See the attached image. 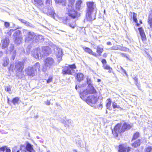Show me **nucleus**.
Here are the masks:
<instances>
[{
  "label": "nucleus",
  "mask_w": 152,
  "mask_h": 152,
  "mask_svg": "<svg viewBox=\"0 0 152 152\" xmlns=\"http://www.w3.org/2000/svg\"><path fill=\"white\" fill-rule=\"evenodd\" d=\"M131 126L126 123L118 124L115 126L114 129L112 130V133L115 137L118 136V134L123 132L126 130L130 129Z\"/></svg>",
  "instance_id": "nucleus-1"
},
{
  "label": "nucleus",
  "mask_w": 152,
  "mask_h": 152,
  "mask_svg": "<svg viewBox=\"0 0 152 152\" xmlns=\"http://www.w3.org/2000/svg\"><path fill=\"white\" fill-rule=\"evenodd\" d=\"M86 4L87 7L86 15V18L88 21H92L95 18L94 16L93 18L91 15L95 7V5L93 1L87 2Z\"/></svg>",
  "instance_id": "nucleus-2"
},
{
  "label": "nucleus",
  "mask_w": 152,
  "mask_h": 152,
  "mask_svg": "<svg viewBox=\"0 0 152 152\" xmlns=\"http://www.w3.org/2000/svg\"><path fill=\"white\" fill-rule=\"evenodd\" d=\"M43 10L45 13L48 15L53 16L55 14L52 6L51 0H47L46 2V6L44 7Z\"/></svg>",
  "instance_id": "nucleus-3"
},
{
  "label": "nucleus",
  "mask_w": 152,
  "mask_h": 152,
  "mask_svg": "<svg viewBox=\"0 0 152 152\" xmlns=\"http://www.w3.org/2000/svg\"><path fill=\"white\" fill-rule=\"evenodd\" d=\"M54 61L53 58H48L44 61V64L43 66L42 71L45 72L48 69L50 68L54 64Z\"/></svg>",
  "instance_id": "nucleus-4"
},
{
  "label": "nucleus",
  "mask_w": 152,
  "mask_h": 152,
  "mask_svg": "<svg viewBox=\"0 0 152 152\" xmlns=\"http://www.w3.org/2000/svg\"><path fill=\"white\" fill-rule=\"evenodd\" d=\"M96 92L94 88L92 86H90L87 88L80 93V98L83 100H85L86 95L89 94H94Z\"/></svg>",
  "instance_id": "nucleus-5"
},
{
  "label": "nucleus",
  "mask_w": 152,
  "mask_h": 152,
  "mask_svg": "<svg viewBox=\"0 0 152 152\" xmlns=\"http://www.w3.org/2000/svg\"><path fill=\"white\" fill-rule=\"evenodd\" d=\"M23 33L25 34V42H28L30 41H31V42H35V34L34 32L24 30Z\"/></svg>",
  "instance_id": "nucleus-6"
},
{
  "label": "nucleus",
  "mask_w": 152,
  "mask_h": 152,
  "mask_svg": "<svg viewBox=\"0 0 152 152\" xmlns=\"http://www.w3.org/2000/svg\"><path fill=\"white\" fill-rule=\"evenodd\" d=\"M76 66L75 64L68 65V66H65L63 69L62 71L63 74L73 75L75 73V71L73 69H75Z\"/></svg>",
  "instance_id": "nucleus-7"
},
{
  "label": "nucleus",
  "mask_w": 152,
  "mask_h": 152,
  "mask_svg": "<svg viewBox=\"0 0 152 152\" xmlns=\"http://www.w3.org/2000/svg\"><path fill=\"white\" fill-rule=\"evenodd\" d=\"M98 97L96 94L89 96L86 100V102L88 104L96 103L98 99Z\"/></svg>",
  "instance_id": "nucleus-8"
},
{
  "label": "nucleus",
  "mask_w": 152,
  "mask_h": 152,
  "mask_svg": "<svg viewBox=\"0 0 152 152\" xmlns=\"http://www.w3.org/2000/svg\"><path fill=\"white\" fill-rule=\"evenodd\" d=\"M54 50L57 57L59 58L58 60L60 61L61 59L63 54L62 50L57 46L55 45L54 46Z\"/></svg>",
  "instance_id": "nucleus-9"
},
{
  "label": "nucleus",
  "mask_w": 152,
  "mask_h": 152,
  "mask_svg": "<svg viewBox=\"0 0 152 152\" xmlns=\"http://www.w3.org/2000/svg\"><path fill=\"white\" fill-rule=\"evenodd\" d=\"M24 68V66L23 62H18L16 63L15 64V69L16 72H22Z\"/></svg>",
  "instance_id": "nucleus-10"
},
{
  "label": "nucleus",
  "mask_w": 152,
  "mask_h": 152,
  "mask_svg": "<svg viewBox=\"0 0 152 152\" xmlns=\"http://www.w3.org/2000/svg\"><path fill=\"white\" fill-rule=\"evenodd\" d=\"M25 71L27 75L33 77L35 75L36 72L32 67H28L26 69Z\"/></svg>",
  "instance_id": "nucleus-11"
},
{
  "label": "nucleus",
  "mask_w": 152,
  "mask_h": 152,
  "mask_svg": "<svg viewBox=\"0 0 152 152\" xmlns=\"http://www.w3.org/2000/svg\"><path fill=\"white\" fill-rule=\"evenodd\" d=\"M62 123L66 127L68 128H70L73 126L72 121L71 119L66 120V121L64 120L62 121Z\"/></svg>",
  "instance_id": "nucleus-12"
},
{
  "label": "nucleus",
  "mask_w": 152,
  "mask_h": 152,
  "mask_svg": "<svg viewBox=\"0 0 152 152\" xmlns=\"http://www.w3.org/2000/svg\"><path fill=\"white\" fill-rule=\"evenodd\" d=\"M40 48H39L34 50L32 52L33 57L36 58H39L40 55Z\"/></svg>",
  "instance_id": "nucleus-13"
},
{
  "label": "nucleus",
  "mask_w": 152,
  "mask_h": 152,
  "mask_svg": "<svg viewBox=\"0 0 152 152\" xmlns=\"http://www.w3.org/2000/svg\"><path fill=\"white\" fill-rule=\"evenodd\" d=\"M130 149L129 147L120 145L119 146L118 152H128L130 150Z\"/></svg>",
  "instance_id": "nucleus-14"
},
{
  "label": "nucleus",
  "mask_w": 152,
  "mask_h": 152,
  "mask_svg": "<svg viewBox=\"0 0 152 152\" xmlns=\"http://www.w3.org/2000/svg\"><path fill=\"white\" fill-rule=\"evenodd\" d=\"M71 21V19L69 18V17H67L66 18L65 20L64 21V23L69 26L72 28H74L75 26V23L74 22H73L72 23H69Z\"/></svg>",
  "instance_id": "nucleus-15"
},
{
  "label": "nucleus",
  "mask_w": 152,
  "mask_h": 152,
  "mask_svg": "<svg viewBox=\"0 0 152 152\" xmlns=\"http://www.w3.org/2000/svg\"><path fill=\"white\" fill-rule=\"evenodd\" d=\"M10 41L8 38L6 37L5 39L2 40V47L3 48H4L7 47Z\"/></svg>",
  "instance_id": "nucleus-16"
},
{
  "label": "nucleus",
  "mask_w": 152,
  "mask_h": 152,
  "mask_svg": "<svg viewBox=\"0 0 152 152\" xmlns=\"http://www.w3.org/2000/svg\"><path fill=\"white\" fill-rule=\"evenodd\" d=\"M69 15V17L74 18H75L77 15V12L75 11L73 9L70 10H68Z\"/></svg>",
  "instance_id": "nucleus-17"
},
{
  "label": "nucleus",
  "mask_w": 152,
  "mask_h": 152,
  "mask_svg": "<svg viewBox=\"0 0 152 152\" xmlns=\"http://www.w3.org/2000/svg\"><path fill=\"white\" fill-rule=\"evenodd\" d=\"M33 146V145L29 143H27L26 146V149L28 152H35V151L34 149Z\"/></svg>",
  "instance_id": "nucleus-18"
},
{
  "label": "nucleus",
  "mask_w": 152,
  "mask_h": 152,
  "mask_svg": "<svg viewBox=\"0 0 152 152\" xmlns=\"http://www.w3.org/2000/svg\"><path fill=\"white\" fill-rule=\"evenodd\" d=\"M42 50L45 54H49L51 53V50L49 47H44L42 48Z\"/></svg>",
  "instance_id": "nucleus-19"
},
{
  "label": "nucleus",
  "mask_w": 152,
  "mask_h": 152,
  "mask_svg": "<svg viewBox=\"0 0 152 152\" xmlns=\"http://www.w3.org/2000/svg\"><path fill=\"white\" fill-rule=\"evenodd\" d=\"M138 30L142 40H145V35L142 28H138Z\"/></svg>",
  "instance_id": "nucleus-20"
},
{
  "label": "nucleus",
  "mask_w": 152,
  "mask_h": 152,
  "mask_svg": "<svg viewBox=\"0 0 152 152\" xmlns=\"http://www.w3.org/2000/svg\"><path fill=\"white\" fill-rule=\"evenodd\" d=\"M82 3V1L81 0H78L76 1L75 7L77 10L79 11L80 10Z\"/></svg>",
  "instance_id": "nucleus-21"
},
{
  "label": "nucleus",
  "mask_w": 152,
  "mask_h": 152,
  "mask_svg": "<svg viewBox=\"0 0 152 152\" xmlns=\"http://www.w3.org/2000/svg\"><path fill=\"white\" fill-rule=\"evenodd\" d=\"M83 48L84 49L85 51L86 52H87L95 56H96V53L95 52H93L91 49L88 48H84V47H83Z\"/></svg>",
  "instance_id": "nucleus-22"
},
{
  "label": "nucleus",
  "mask_w": 152,
  "mask_h": 152,
  "mask_svg": "<svg viewBox=\"0 0 152 152\" xmlns=\"http://www.w3.org/2000/svg\"><path fill=\"white\" fill-rule=\"evenodd\" d=\"M106 107L107 108L108 110H111V99L110 98L107 99L106 102Z\"/></svg>",
  "instance_id": "nucleus-23"
},
{
  "label": "nucleus",
  "mask_w": 152,
  "mask_h": 152,
  "mask_svg": "<svg viewBox=\"0 0 152 152\" xmlns=\"http://www.w3.org/2000/svg\"><path fill=\"white\" fill-rule=\"evenodd\" d=\"M34 1L36 4H37L40 5L42 8L41 9L42 11L44 13H45L43 10V9L44 7H45L46 6V4L45 6H44L42 4V0H34Z\"/></svg>",
  "instance_id": "nucleus-24"
},
{
  "label": "nucleus",
  "mask_w": 152,
  "mask_h": 152,
  "mask_svg": "<svg viewBox=\"0 0 152 152\" xmlns=\"http://www.w3.org/2000/svg\"><path fill=\"white\" fill-rule=\"evenodd\" d=\"M35 42H36L37 41H42L43 40V37L42 35H35Z\"/></svg>",
  "instance_id": "nucleus-25"
},
{
  "label": "nucleus",
  "mask_w": 152,
  "mask_h": 152,
  "mask_svg": "<svg viewBox=\"0 0 152 152\" xmlns=\"http://www.w3.org/2000/svg\"><path fill=\"white\" fill-rule=\"evenodd\" d=\"M103 51V47L100 45H98L97 47L96 52L100 55L102 53Z\"/></svg>",
  "instance_id": "nucleus-26"
},
{
  "label": "nucleus",
  "mask_w": 152,
  "mask_h": 152,
  "mask_svg": "<svg viewBox=\"0 0 152 152\" xmlns=\"http://www.w3.org/2000/svg\"><path fill=\"white\" fill-rule=\"evenodd\" d=\"M84 78V75L82 73H78L77 75V80L78 81H81L83 80Z\"/></svg>",
  "instance_id": "nucleus-27"
},
{
  "label": "nucleus",
  "mask_w": 152,
  "mask_h": 152,
  "mask_svg": "<svg viewBox=\"0 0 152 152\" xmlns=\"http://www.w3.org/2000/svg\"><path fill=\"white\" fill-rule=\"evenodd\" d=\"M40 66V64L39 62H37L34 65V66L32 67L33 68V69H35L34 70L35 71V72L37 71V70H38V71H39V68Z\"/></svg>",
  "instance_id": "nucleus-28"
},
{
  "label": "nucleus",
  "mask_w": 152,
  "mask_h": 152,
  "mask_svg": "<svg viewBox=\"0 0 152 152\" xmlns=\"http://www.w3.org/2000/svg\"><path fill=\"white\" fill-rule=\"evenodd\" d=\"M140 139L137 140L132 144V146L134 148L139 146L140 145Z\"/></svg>",
  "instance_id": "nucleus-29"
},
{
  "label": "nucleus",
  "mask_w": 152,
  "mask_h": 152,
  "mask_svg": "<svg viewBox=\"0 0 152 152\" xmlns=\"http://www.w3.org/2000/svg\"><path fill=\"white\" fill-rule=\"evenodd\" d=\"M56 4H61L64 6L66 3V0H55Z\"/></svg>",
  "instance_id": "nucleus-30"
},
{
  "label": "nucleus",
  "mask_w": 152,
  "mask_h": 152,
  "mask_svg": "<svg viewBox=\"0 0 152 152\" xmlns=\"http://www.w3.org/2000/svg\"><path fill=\"white\" fill-rule=\"evenodd\" d=\"M102 67L104 69L108 70L109 72H111L112 70V68L107 64L103 65Z\"/></svg>",
  "instance_id": "nucleus-31"
},
{
  "label": "nucleus",
  "mask_w": 152,
  "mask_h": 152,
  "mask_svg": "<svg viewBox=\"0 0 152 152\" xmlns=\"http://www.w3.org/2000/svg\"><path fill=\"white\" fill-rule=\"evenodd\" d=\"M22 39L23 38L21 36H20L18 38H15V42L17 44H19L21 42Z\"/></svg>",
  "instance_id": "nucleus-32"
},
{
  "label": "nucleus",
  "mask_w": 152,
  "mask_h": 152,
  "mask_svg": "<svg viewBox=\"0 0 152 152\" xmlns=\"http://www.w3.org/2000/svg\"><path fill=\"white\" fill-rule=\"evenodd\" d=\"M20 31L18 30L16 31L13 34V35L15 39V38H18L20 36H20Z\"/></svg>",
  "instance_id": "nucleus-33"
},
{
  "label": "nucleus",
  "mask_w": 152,
  "mask_h": 152,
  "mask_svg": "<svg viewBox=\"0 0 152 152\" xmlns=\"http://www.w3.org/2000/svg\"><path fill=\"white\" fill-rule=\"evenodd\" d=\"M5 150H6V152H10L11 151L10 149L9 148H7L6 146L0 148V151H4Z\"/></svg>",
  "instance_id": "nucleus-34"
},
{
  "label": "nucleus",
  "mask_w": 152,
  "mask_h": 152,
  "mask_svg": "<svg viewBox=\"0 0 152 152\" xmlns=\"http://www.w3.org/2000/svg\"><path fill=\"white\" fill-rule=\"evenodd\" d=\"M112 106L113 108L115 109L117 108L118 109H122L119 105H117V104L115 102H113L112 103Z\"/></svg>",
  "instance_id": "nucleus-35"
},
{
  "label": "nucleus",
  "mask_w": 152,
  "mask_h": 152,
  "mask_svg": "<svg viewBox=\"0 0 152 152\" xmlns=\"http://www.w3.org/2000/svg\"><path fill=\"white\" fill-rule=\"evenodd\" d=\"M9 61L8 58H6L4 60L3 65L4 66H7L9 63Z\"/></svg>",
  "instance_id": "nucleus-36"
},
{
  "label": "nucleus",
  "mask_w": 152,
  "mask_h": 152,
  "mask_svg": "<svg viewBox=\"0 0 152 152\" xmlns=\"http://www.w3.org/2000/svg\"><path fill=\"white\" fill-rule=\"evenodd\" d=\"M19 100V98L18 97H16L13 99L12 100V102L14 105L17 103Z\"/></svg>",
  "instance_id": "nucleus-37"
},
{
  "label": "nucleus",
  "mask_w": 152,
  "mask_h": 152,
  "mask_svg": "<svg viewBox=\"0 0 152 152\" xmlns=\"http://www.w3.org/2000/svg\"><path fill=\"white\" fill-rule=\"evenodd\" d=\"M120 45H116L112 47H111V49L114 50H120Z\"/></svg>",
  "instance_id": "nucleus-38"
},
{
  "label": "nucleus",
  "mask_w": 152,
  "mask_h": 152,
  "mask_svg": "<svg viewBox=\"0 0 152 152\" xmlns=\"http://www.w3.org/2000/svg\"><path fill=\"white\" fill-rule=\"evenodd\" d=\"M137 14L134 12L133 13V20L136 23H137V20L136 18Z\"/></svg>",
  "instance_id": "nucleus-39"
},
{
  "label": "nucleus",
  "mask_w": 152,
  "mask_h": 152,
  "mask_svg": "<svg viewBox=\"0 0 152 152\" xmlns=\"http://www.w3.org/2000/svg\"><path fill=\"white\" fill-rule=\"evenodd\" d=\"M120 50L124 51H129V49L125 47H122L120 46Z\"/></svg>",
  "instance_id": "nucleus-40"
},
{
  "label": "nucleus",
  "mask_w": 152,
  "mask_h": 152,
  "mask_svg": "<svg viewBox=\"0 0 152 152\" xmlns=\"http://www.w3.org/2000/svg\"><path fill=\"white\" fill-rule=\"evenodd\" d=\"M152 150V147L151 146H149L145 148V152H151Z\"/></svg>",
  "instance_id": "nucleus-41"
},
{
  "label": "nucleus",
  "mask_w": 152,
  "mask_h": 152,
  "mask_svg": "<svg viewBox=\"0 0 152 152\" xmlns=\"http://www.w3.org/2000/svg\"><path fill=\"white\" fill-rule=\"evenodd\" d=\"M139 134L138 132H136L134 134V135L133 140H135L137 139L138 137H139Z\"/></svg>",
  "instance_id": "nucleus-42"
},
{
  "label": "nucleus",
  "mask_w": 152,
  "mask_h": 152,
  "mask_svg": "<svg viewBox=\"0 0 152 152\" xmlns=\"http://www.w3.org/2000/svg\"><path fill=\"white\" fill-rule=\"evenodd\" d=\"M148 22L151 28H152V18H151L150 17L148 18Z\"/></svg>",
  "instance_id": "nucleus-43"
},
{
  "label": "nucleus",
  "mask_w": 152,
  "mask_h": 152,
  "mask_svg": "<svg viewBox=\"0 0 152 152\" xmlns=\"http://www.w3.org/2000/svg\"><path fill=\"white\" fill-rule=\"evenodd\" d=\"M13 31V30L12 29H10V31H9L7 33V34L6 35L7 36V37L8 38V37L9 36H10L11 35L12 32Z\"/></svg>",
  "instance_id": "nucleus-44"
},
{
  "label": "nucleus",
  "mask_w": 152,
  "mask_h": 152,
  "mask_svg": "<svg viewBox=\"0 0 152 152\" xmlns=\"http://www.w3.org/2000/svg\"><path fill=\"white\" fill-rule=\"evenodd\" d=\"M120 54L122 57H125L128 59H129V56L126 54L122 53H121Z\"/></svg>",
  "instance_id": "nucleus-45"
},
{
  "label": "nucleus",
  "mask_w": 152,
  "mask_h": 152,
  "mask_svg": "<svg viewBox=\"0 0 152 152\" xmlns=\"http://www.w3.org/2000/svg\"><path fill=\"white\" fill-rule=\"evenodd\" d=\"M5 90L8 92L10 91L11 90V88L10 86H7L5 87Z\"/></svg>",
  "instance_id": "nucleus-46"
},
{
  "label": "nucleus",
  "mask_w": 152,
  "mask_h": 152,
  "mask_svg": "<svg viewBox=\"0 0 152 152\" xmlns=\"http://www.w3.org/2000/svg\"><path fill=\"white\" fill-rule=\"evenodd\" d=\"M52 81V77L51 76L49 77L47 81V83H49Z\"/></svg>",
  "instance_id": "nucleus-47"
},
{
  "label": "nucleus",
  "mask_w": 152,
  "mask_h": 152,
  "mask_svg": "<svg viewBox=\"0 0 152 152\" xmlns=\"http://www.w3.org/2000/svg\"><path fill=\"white\" fill-rule=\"evenodd\" d=\"M17 148L18 147H14L12 149V152H17V151L19 150Z\"/></svg>",
  "instance_id": "nucleus-48"
},
{
  "label": "nucleus",
  "mask_w": 152,
  "mask_h": 152,
  "mask_svg": "<svg viewBox=\"0 0 152 152\" xmlns=\"http://www.w3.org/2000/svg\"><path fill=\"white\" fill-rule=\"evenodd\" d=\"M87 83L88 84V87H89L90 86H91L90 85L91 83V80L89 78H87Z\"/></svg>",
  "instance_id": "nucleus-49"
},
{
  "label": "nucleus",
  "mask_w": 152,
  "mask_h": 152,
  "mask_svg": "<svg viewBox=\"0 0 152 152\" xmlns=\"http://www.w3.org/2000/svg\"><path fill=\"white\" fill-rule=\"evenodd\" d=\"M4 25L6 27H8L10 26V23L7 22H5Z\"/></svg>",
  "instance_id": "nucleus-50"
},
{
  "label": "nucleus",
  "mask_w": 152,
  "mask_h": 152,
  "mask_svg": "<svg viewBox=\"0 0 152 152\" xmlns=\"http://www.w3.org/2000/svg\"><path fill=\"white\" fill-rule=\"evenodd\" d=\"M102 63L103 65L107 64H106L107 61H106V60L105 59H102Z\"/></svg>",
  "instance_id": "nucleus-51"
},
{
  "label": "nucleus",
  "mask_w": 152,
  "mask_h": 152,
  "mask_svg": "<svg viewBox=\"0 0 152 152\" xmlns=\"http://www.w3.org/2000/svg\"><path fill=\"white\" fill-rule=\"evenodd\" d=\"M24 23L27 26H31V24L29 22L26 21V22H25Z\"/></svg>",
  "instance_id": "nucleus-52"
},
{
  "label": "nucleus",
  "mask_w": 152,
  "mask_h": 152,
  "mask_svg": "<svg viewBox=\"0 0 152 152\" xmlns=\"http://www.w3.org/2000/svg\"><path fill=\"white\" fill-rule=\"evenodd\" d=\"M14 49V46L12 45H11V46L10 47V50L11 52H12Z\"/></svg>",
  "instance_id": "nucleus-53"
},
{
  "label": "nucleus",
  "mask_w": 152,
  "mask_h": 152,
  "mask_svg": "<svg viewBox=\"0 0 152 152\" xmlns=\"http://www.w3.org/2000/svg\"><path fill=\"white\" fill-rule=\"evenodd\" d=\"M45 104L48 105H49L50 104V101L47 100L45 102Z\"/></svg>",
  "instance_id": "nucleus-54"
},
{
  "label": "nucleus",
  "mask_w": 152,
  "mask_h": 152,
  "mask_svg": "<svg viewBox=\"0 0 152 152\" xmlns=\"http://www.w3.org/2000/svg\"><path fill=\"white\" fill-rule=\"evenodd\" d=\"M19 20L22 23H25V22H26V20L22 19H19Z\"/></svg>",
  "instance_id": "nucleus-55"
},
{
  "label": "nucleus",
  "mask_w": 152,
  "mask_h": 152,
  "mask_svg": "<svg viewBox=\"0 0 152 152\" xmlns=\"http://www.w3.org/2000/svg\"><path fill=\"white\" fill-rule=\"evenodd\" d=\"M86 83H85L81 85L80 86H79L80 87L82 88V87H84L86 86Z\"/></svg>",
  "instance_id": "nucleus-56"
},
{
  "label": "nucleus",
  "mask_w": 152,
  "mask_h": 152,
  "mask_svg": "<svg viewBox=\"0 0 152 152\" xmlns=\"http://www.w3.org/2000/svg\"><path fill=\"white\" fill-rule=\"evenodd\" d=\"M13 53H14V55L13 56H12V58L13 60H14V59L15 58V51H14Z\"/></svg>",
  "instance_id": "nucleus-57"
},
{
  "label": "nucleus",
  "mask_w": 152,
  "mask_h": 152,
  "mask_svg": "<svg viewBox=\"0 0 152 152\" xmlns=\"http://www.w3.org/2000/svg\"><path fill=\"white\" fill-rule=\"evenodd\" d=\"M121 68L122 71L125 74H126V71L121 66Z\"/></svg>",
  "instance_id": "nucleus-58"
},
{
  "label": "nucleus",
  "mask_w": 152,
  "mask_h": 152,
  "mask_svg": "<svg viewBox=\"0 0 152 152\" xmlns=\"http://www.w3.org/2000/svg\"><path fill=\"white\" fill-rule=\"evenodd\" d=\"M134 79L135 82V83L138 82V78L137 77H135L134 78Z\"/></svg>",
  "instance_id": "nucleus-59"
},
{
  "label": "nucleus",
  "mask_w": 152,
  "mask_h": 152,
  "mask_svg": "<svg viewBox=\"0 0 152 152\" xmlns=\"http://www.w3.org/2000/svg\"><path fill=\"white\" fill-rule=\"evenodd\" d=\"M107 56V54L106 53H104L103 55V56L104 58H106Z\"/></svg>",
  "instance_id": "nucleus-60"
},
{
  "label": "nucleus",
  "mask_w": 152,
  "mask_h": 152,
  "mask_svg": "<svg viewBox=\"0 0 152 152\" xmlns=\"http://www.w3.org/2000/svg\"><path fill=\"white\" fill-rule=\"evenodd\" d=\"M13 65L12 64H11L10 65V68H9V69H12V70H13Z\"/></svg>",
  "instance_id": "nucleus-61"
},
{
  "label": "nucleus",
  "mask_w": 152,
  "mask_h": 152,
  "mask_svg": "<svg viewBox=\"0 0 152 152\" xmlns=\"http://www.w3.org/2000/svg\"><path fill=\"white\" fill-rule=\"evenodd\" d=\"M135 84L138 88L139 87L140 84L138 82L135 83Z\"/></svg>",
  "instance_id": "nucleus-62"
},
{
  "label": "nucleus",
  "mask_w": 152,
  "mask_h": 152,
  "mask_svg": "<svg viewBox=\"0 0 152 152\" xmlns=\"http://www.w3.org/2000/svg\"><path fill=\"white\" fill-rule=\"evenodd\" d=\"M107 44L108 45H111V43L110 42H108L107 43Z\"/></svg>",
  "instance_id": "nucleus-63"
},
{
  "label": "nucleus",
  "mask_w": 152,
  "mask_h": 152,
  "mask_svg": "<svg viewBox=\"0 0 152 152\" xmlns=\"http://www.w3.org/2000/svg\"><path fill=\"white\" fill-rule=\"evenodd\" d=\"M150 16H152V9L150 13Z\"/></svg>",
  "instance_id": "nucleus-64"
}]
</instances>
